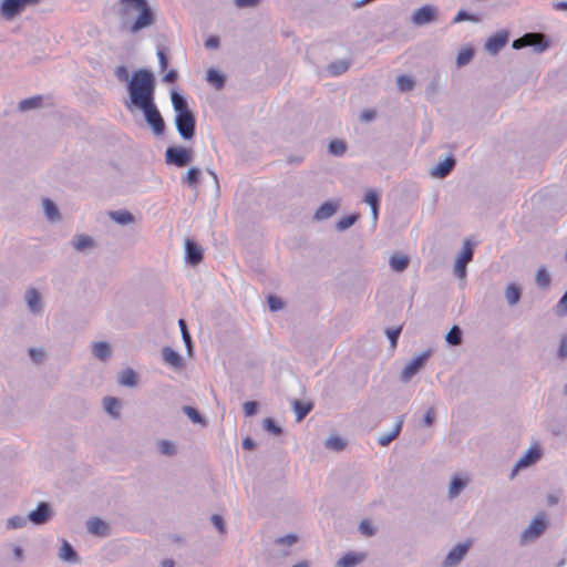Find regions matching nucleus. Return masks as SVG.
Masks as SVG:
<instances>
[{
  "label": "nucleus",
  "instance_id": "f257e3e1",
  "mask_svg": "<svg viewBox=\"0 0 567 567\" xmlns=\"http://www.w3.org/2000/svg\"><path fill=\"white\" fill-rule=\"evenodd\" d=\"M120 14L122 19L128 21L136 16L130 24L131 32H138L154 23L155 17L147 0H120Z\"/></svg>",
  "mask_w": 567,
  "mask_h": 567
},
{
  "label": "nucleus",
  "instance_id": "f03ea898",
  "mask_svg": "<svg viewBox=\"0 0 567 567\" xmlns=\"http://www.w3.org/2000/svg\"><path fill=\"white\" fill-rule=\"evenodd\" d=\"M127 89L135 106L142 107L154 102L155 83L151 72L146 70L135 71Z\"/></svg>",
  "mask_w": 567,
  "mask_h": 567
},
{
  "label": "nucleus",
  "instance_id": "7ed1b4c3",
  "mask_svg": "<svg viewBox=\"0 0 567 567\" xmlns=\"http://www.w3.org/2000/svg\"><path fill=\"white\" fill-rule=\"evenodd\" d=\"M140 109L143 110L146 121L152 126L154 133L157 135L162 134L165 128V123L154 102Z\"/></svg>",
  "mask_w": 567,
  "mask_h": 567
},
{
  "label": "nucleus",
  "instance_id": "20e7f679",
  "mask_svg": "<svg viewBox=\"0 0 567 567\" xmlns=\"http://www.w3.org/2000/svg\"><path fill=\"white\" fill-rule=\"evenodd\" d=\"M176 127L183 138L188 140L195 133V117L192 112L176 114Z\"/></svg>",
  "mask_w": 567,
  "mask_h": 567
},
{
  "label": "nucleus",
  "instance_id": "39448f33",
  "mask_svg": "<svg viewBox=\"0 0 567 567\" xmlns=\"http://www.w3.org/2000/svg\"><path fill=\"white\" fill-rule=\"evenodd\" d=\"M525 47H537V50L539 52L546 50L548 47L547 42L545 41V37L542 33H527L523 35L522 38L515 40L513 42L514 49H522Z\"/></svg>",
  "mask_w": 567,
  "mask_h": 567
},
{
  "label": "nucleus",
  "instance_id": "423d86ee",
  "mask_svg": "<svg viewBox=\"0 0 567 567\" xmlns=\"http://www.w3.org/2000/svg\"><path fill=\"white\" fill-rule=\"evenodd\" d=\"M547 523L544 514L536 516L528 527L524 530L522 538L523 540H532L538 538L546 529Z\"/></svg>",
  "mask_w": 567,
  "mask_h": 567
},
{
  "label": "nucleus",
  "instance_id": "0eeeda50",
  "mask_svg": "<svg viewBox=\"0 0 567 567\" xmlns=\"http://www.w3.org/2000/svg\"><path fill=\"white\" fill-rule=\"evenodd\" d=\"M190 161V151L185 147H168L166 150V162L177 167L187 165Z\"/></svg>",
  "mask_w": 567,
  "mask_h": 567
},
{
  "label": "nucleus",
  "instance_id": "6e6552de",
  "mask_svg": "<svg viewBox=\"0 0 567 567\" xmlns=\"http://www.w3.org/2000/svg\"><path fill=\"white\" fill-rule=\"evenodd\" d=\"M40 0H3L1 12L7 19H12L20 13L27 4H35Z\"/></svg>",
  "mask_w": 567,
  "mask_h": 567
},
{
  "label": "nucleus",
  "instance_id": "1a4fd4ad",
  "mask_svg": "<svg viewBox=\"0 0 567 567\" xmlns=\"http://www.w3.org/2000/svg\"><path fill=\"white\" fill-rule=\"evenodd\" d=\"M473 259V248L470 241H466L463 250L457 258L454 267L455 275L464 279L466 277V266Z\"/></svg>",
  "mask_w": 567,
  "mask_h": 567
},
{
  "label": "nucleus",
  "instance_id": "9d476101",
  "mask_svg": "<svg viewBox=\"0 0 567 567\" xmlns=\"http://www.w3.org/2000/svg\"><path fill=\"white\" fill-rule=\"evenodd\" d=\"M540 457H542V450H540L538 443L532 444V446L528 449V451L516 463L513 475H515V473L518 470L535 464Z\"/></svg>",
  "mask_w": 567,
  "mask_h": 567
},
{
  "label": "nucleus",
  "instance_id": "9b49d317",
  "mask_svg": "<svg viewBox=\"0 0 567 567\" xmlns=\"http://www.w3.org/2000/svg\"><path fill=\"white\" fill-rule=\"evenodd\" d=\"M429 357L430 352L426 351L409 362L402 371V380L405 382L409 381L424 365Z\"/></svg>",
  "mask_w": 567,
  "mask_h": 567
},
{
  "label": "nucleus",
  "instance_id": "f8f14e48",
  "mask_svg": "<svg viewBox=\"0 0 567 567\" xmlns=\"http://www.w3.org/2000/svg\"><path fill=\"white\" fill-rule=\"evenodd\" d=\"M435 18L436 9L432 6H424L413 13L412 21L416 25H423L435 20Z\"/></svg>",
  "mask_w": 567,
  "mask_h": 567
},
{
  "label": "nucleus",
  "instance_id": "ddd939ff",
  "mask_svg": "<svg viewBox=\"0 0 567 567\" xmlns=\"http://www.w3.org/2000/svg\"><path fill=\"white\" fill-rule=\"evenodd\" d=\"M507 41H508L507 34L504 32H499V33H496L493 37H491L487 40L485 47L489 53L496 54L502 48H504L506 45Z\"/></svg>",
  "mask_w": 567,
  "mask_h": 567
},
{
  "label": "nucleus",
  "instance_id": "4468645a",
  "mask_svg": "<svg viewBox=\"0 0 567 567\" xmlns=\"http://www.w3.org/2000/svg\"><path fill=\"white\" fill-rule=\"evenodd\" d=\"M470 544H458L456 545L446 556L444 565L445 566H454L458 564L464 555L466 554Z\"/></svg>",
  "mask_w": 567,
  "mask_h": 567
},
{
  "label": "nucleus",
  "instance_id": "2eb2a0df",
  "mask_svg": "<svg viewBox=\"0 0 567 567\" xmlns=\"http://www.w3.org/2000/svg\"><path fill=\"white\" fill-rule=\"evenodd\" d=\"M50 517V508L47 503H40L38 507L29 514V519L34 524H43Z\"/></svg>",
  "mask_w": 567,
  "mask_h": 567
},
{
  "label": "nucleus",
  "instance_id": "dca6fc26",
  "mask_svg": "<svg viewBox=\"0 0 567 567\" xmlns=\"http://www.w3.org/2000/svg\"><path fill=\"white\" fill-rule=\"evenodd\" d=\"M186 248V259L192 265H197L203 259V251L202 249L192 240H186L185 244Z\"/></svg>",
  "mask_w": 567,
  "mask_h": 567
},
{
  "label": "nucleus",
  "instance_id": "f3484780",
  "mask_svg": "<svg viewBox=\"0 0 567 567\" xmlns=\"http://www.w3.org/2000/svg\"><path fill=\"white\" fill-rule=\"evenodd\" d=\"M365 557V554L363 553H355V551H350V553H347L344 556H342L338 563H337V566L338 567H353L355 565H358L359 563H361Z\"/></svg>",
  "mask_w": 567,
  "mask_h": 567
},
{
  "label": "nucleus",
  "instance_id": "a211bd4d",
  "mask_svg": "<svg viewBox=\"0 0 567 567\" xmlns=\"http://www.w3.org/2000/svg\"><path fill=\"white\" fill-rule=\"evenodd\" d=\"M454 165H455L454 158L449 157L444 162L440 163L439 165H436L433 168L432 175L434 177L444 178L445 176H447L450 174V172L453 169Z\"/></svg>",
  "mask_w": 567,
  "mask_h": 567
},
{
  "label": "nucleus",
  "instance_id": "6ab92c4d",
  "mask_svg": "<svg viewBox=\"0 0 567 567\" xmlns=\"http://www.w3.org/2000/svg\"><path fill=\"white\" fill-rule=\"evenodd\" d=\"M165 363L173 368H181L183 365L182 357L173 349L166 347L162 351Z\"/></svg>",
  "mask_w": 567,
  "mask_h": 567
},
{
  "label": "nucleus",
  "instance_id": "aec40b11",
  "mask_svg": "<svg viewBox=\"0 0 567 567\" xmlns=\"http://www.w3.org/2000/svg\"><path fill=\"white\" fill-rule=\"evenodd\" d=\"M87 528L91 534L105 536L109 534V526L100 518H92L87 522Z\"/></svg>",
  "mask_w": 567,
  "mask_h": 567
},
{
  "label": "nucleus",
  "instance_id": "412c9836",
  "mask_svg": "<svg viewBox=\"0 0 567 567\" xmlns=\"http://www.w3.org/2000/svg\"><path fill=\"white\" fill-rule=\"evenodd\" d=\"M364 200L371 207L373 220H377L379 215V194L374 189H369L365 193Z\"/></svg>",
  "mask_w": 567,
  "mask_h": 567
},
{
  "label": "nucleus",
  "instance_id": "4be33fe9",
  "mask_svg": "<svg viewBox=\"0 0 567 567\" xmlns=\"http://www.w3.org/2000/svg\"><path fill=\"white\" fill-rule=\"evenodd\" d=\"M337 210V204L334 203H324L322 204L316 212L315 217L317 219H327L331 217Z\"/></svg>",
  "mask_w": 567,
  "mask_h": 567
},
{
  "label": "nucleus",
  "instance_id": "5701e85b",
  "mask_svg": "<svg viewBox=\"0 0 567 567\" xmlns=\"http://www.w3.org/2000/svg\"><path fill=\"white\" fill-rule=\"evenodd\" d=\"M409 262V258L404 255H394L390 259V266L396 272L404 271L408 268Z\"/></svg>",
  "mask_w": 567,
  "mask_h": 567
},
{
  "label": "nucleus",
  "instance_id": "b1692460",
  "mask_svg": "<svg viewBox=\"0 0 567 567\" xmlns=\"http://www.w3.org/2000/svg\"><path fill=\"white\" fill-rule=\"evenodd\" d=\"M25 299H27L29 308L32 311H38L40 309L41 298H40L39 292L35 289L28 290Z\"/></svg>",
  "mask_w": 567,
  "mask_h": 567
},
{
  "label": "nucleus",
  "instance_id": "393cba45",
  "mask_svg": "<svg viewBox=\"0 0 567 567\" xmlns=\"http://www.w3.org/2000/svg\"><path fill=\"white\" fill-rule=\"evenodd\" d=\"M172 103L177 114L190 112L185 99L176 92L172 93Z\"/></svg>",
  "mask_w": 567,
  "mask_h": 567
},
{
  "label": "nucleus",
  "instance_id": "a878e982",
  "mask_svg": "<svg viewBox=\"0 0 567 567\" xmlns=\"http://www.w3.org/2000/svg\"><path fill=\"white\" fill-rule=\"evenodd\" d=\"M505 296L509 305H516L520 298V289L515 284H511L505 290Z\"/></svg>",
  "mask_w": 567,
  "mask_h": 567
},
{
  "label": "nucleus",
  "instance_id": "bb28decb",
  "mask_svg": "<svg viewBox=\"0 0 567 567\" xmlns=\"http://www.w3.org/2000/svg\"><path fill=\"white\" fill-rule=\"evenodd\" d=\"M312 405L309 403H301L296 400L293 402V410L296 412L297 421L300 422L311 411Z\"/></svg>",
  "mask_w": 567,
  "mask_h": 567
},
{
  "label": "nucleus",
  "instance_id": "cd10ccee",
  "mask_svg": "<svg viewBox=\"0 0 567 567\" xmlns=\"http://www.w3.org/2000/svg\"><path fill=\"white\" fill-rule=\"evenodd\" d=\"M104 409L113 416H118L120 402L116 398L107 396L103 400Z\"/></svg>",
  "mask_w": 567,
  "mask_h": 567
},
{
  "label": "nucleus",
  "instance_id": "c85d7f7f",
  "mask_svg": "<svg viewBox=\"0 0 567 567\" xmlns=\"http://www.w3.org/2000/svg\"><path fill=\"white\" fill-rule=\"evenodd\" d=\"M110 216L113 220H115L118 224H130L133 223L134 220L133 215L127 210L112 212Z\"/></svg>",
  "mask_w": 567,
  "mask_h": 567
},
{
  "label": "nucleus",
  "instance_id": "c756f323",
  "mask_svg": "<svg viewBox=\"0 0 567 567\" xmlns=\"http://www.w3.org/2000/svg\"><path fill=\"white\" fill-rule=\"evenodd\" d=\"M94 355L101 360H104L110 357L111 350L107 343L97 342L93 347Z\"/></svg>",
  "mask_w": 567,
  "mask_h": 567
},
{
  "label": "nucleus",
  "instance_id": "7c9ffc66",
  "mask_svg": "<svg viewBox=\"0 0 567 567\" xmlns=\"http://www.w3.org/2000/svg\"><path fill=\"white\" fill-rule=\"evenodd\" d=\"M120 383L126 386H133L136 384V374L133 370L128 369L121 373Z\"/></svg>",
  "mask_w": 567,
  "mask_h": 567
},
{
  "label": "nucleus",
  "instance_id": "2f4dec72",
  "mask_svg": "<svg viewBox=\"0 0 567 567\" xmlns=\"http://www.w3.org/2000/svg\"><path fill=\"white\" fill-rule=\"evenodd\" d=\"M446 341L452 346H458L462 342V331L457 326L452 327L447 332Z\"/></svg>",
  "mask_w": 567,
  "mask_h": 567
},
{
  "label": "nucleus",
  "instance_id": "473e14b6",
  "mask_svg": "<svg viewBox=\"0 0 567 567\" xmlns=\"http://www.w3.org/2000/svg\"><path fill=\"white\" fill-rule=\"evenodd\" d=\"M60 557L63 560H70V561L75 560V558H76V554H75L74 549L66 540H64L62 543V546L60 549Z\"/></svg>",
  "mask_w": 567,
  "mask_h": 567
},
{
  "label": "nucleus",
  "instance_id": "72a5a7b5",
  "mask_svg": "<svg viewBox=\"0 0 567 567\" xmlns=\"http://www.w3.org/2000/svg\"><path fill=\"white\" fill-rule=\"evenodd\" d=\"M73 246L76 250H83L93 246V239L90 236L80 235L74 239Z\"/></svg>",
  "mask_w": 567,
  "mask_h": 567
},
{
  "label": "nucleus",
  "instance_id": "f704fd0d",
  "mask_svg": "<svg viewBox=\"0 0 567 567\" xmlns=\"http://www.w3.org/2000/svg\"><path fill=\"white\" fill-rule=\"evenodd\" d=\"M466 482L455 476L452 478L450 484L449 494L451 497H455L460 494V492L464 488Z\"/></svg>",
  "mask_w": 567,
  "mask_h": 567
},
{
  "label": "nucleus",
  "instance_id": "c9c22d12",
  "mask_svg": "<svg viewBox=\"0 0 567 567\" xmlns=\"http://www.w3.org/2000/svg\"><path fill=\"white\" fill-rule=\"evenodd\" d=\"M41 101H42L41 96H33V97L25 99L20 102L19 109L21 111H28L31 109L39 107L41 105Z\"/></svg>",
  "mask_w": 567,
  "mask_h": 567
},
{
  "label": "nucleus",
  "instance_id": "e433bc0d",
  "mask_svg": "<svg viewBox=\"0 0 567 567\" xmlns=\"http://www.w3.org/2000/svg\"><path fill=\"white\" fill-rule=\"evenodd\" d=\"M43 207H44L45 215L48 216V218L50 220H55L59 218V210L53 202L45 198L43 200Z\"/></svg>",
  "mask_w": 567,
  "mask_h": 567
},
{
  "label": "nucleus",
  "instance_id": "4c0bfd02",
  "mask_svg": "<svg viewBox=\"0 0 567 567\" xmlns=\"http://www.w3.org/2000/svg\"><path fill=\"white\" fill-rule=\"evenodd\" d=\"M402 423H403V422H402V420H400V421L395 424L394 430H393L390 434H386V435L381 436V437L379 439V444H380V445H382V446H385V445H388L392 440H394V439L399 435V433H400V431H401V429H402Z\"/></svg>",
  "mask_w": 567,
  "mask_h": 567
},
{
  "label": "nucleus",
  "instance_id": "58836bf2",
  "mask_svg": "<svg viewBox=\"0 0 567 567\" xmlns=\"http://www.w3.org/2000/svg\"><path fill=\"white\" fill-rule=\"evenodd\" d=\"M326 446L333 451H342L346 447V442L339 436H331L327 440Z\"/></svg>",
  "mask_w": 567,
  "mask_h": 567
},
{
  "label": "nucleus",
  "instance_id": "ea45409f",
  "mask_svg": "<svg viewBox=\"0 0 567 567\" xmlns=\"http://www.w3.org/2000/svg\"><path fill=\"white\" fill-rule=\"evenodd\" d=\"M474 55V51L471 48H464L462 49L457 54V64L460 66L465 65L468 63Z\"/></svg>",
  "mask_w": 567,
  "mask_h": 567
},
{
  "label": "nucleus",
  "instance_id": "a19ab883",
  "mask_svg": "<svg viewBox=\"0 0 567 567\" xmlns=\"http://www.w3.org/2000/svg\"><path fill=\"white\" fill-rule=\"evenodd\" d=\"M358 214L348 215L338 221L337 227L339 230H344L352 226L358 220Z\"/></svg>",
  "mask_w": 567,
  "mask_h": 567
},
{
  "label": "nucleus",
  "instance_id": "79ce46f5",
  "mask_svg": "<svg viewBox=\"0 0 567 567\" xmlns=\"http://www.w3.org/2000/svg\"><path fill=\"white\" fill-rule=\"evenodd\" d=\"M396 83H398V87L403 92L410 91L414 87V81L410 76H406V75L398 76Z\"/></svg>",
  "mask_w": 567,
  "mask_h": 567
},
{
  "label": "nucleus",
  "instance_id": "37998d69",
  "mask_svg": "<svg viewBox=\"0 0 567 567\" xmlns=\"http://www.w3.org/2000/svg\"><path fill=\"white\" fill-rule=\"evenodd\" d=\"M207 80L208 82L213 83L217 89H220L224 85V76L215 70L208 71Z\"/></svg>",
  "mask_w": 567,
  "mask_h": 567
},
{
  "label": "nucleus",
  "instance_id": "c03bdc74",
  "mask_svg": "<svg viewBox=\"0 0 567 567\" xmlns=\"http://www.w3.org/2000/svg\"><path fill=\"white\" fill-rule=\"evenodd\" d=\"M346 143L340 140L332 141L329 144V151L333 155H342L346 152Z\"/></svg>",
  "mask_w": 567,
  "mask_h": 567
},
{
  "label": "nucleus",
  "instance_id": "a18cd8bd",
  "mask_svg": "<svg viewBox=\"0 0 567 567\" xmlns=\"http://www.w3.org/2000/svg\"><path fill=\"white\" fill-rule=\"evenodd\" d=\"M178 324H179V328H181L183 340H184L185 344L187 346L188 350L190 351L192 350V338H190V334H189V332L187 330V326H186L185 320L184 319H179Z\"/></svg>",
  "mask_w": 567,
  "mask_h": 567
},
{
  "label": "nucleus",
  "instance_id": "49530a36",
  "mask_svg": "<svg viewBox=\"0 0 567 567\" xmlns=\"http://www.w3.org/2000/svg\"><path fill=\"white\" fill-rule=\"evenodd\" d=\"M536 281L540 287H547L550 282L549 275L545 269H539L536 274Z\"/></svg>",
  "mask_w": 567,
  "mask_h": 567
},
{
  "label": "nucleus",
  "instance_id": "de8ad7c7",
  "mask_svg": "<svg viewBox=\"0 0 567 567\" xmlns=\"http://www.w3.org/2000/svg\"><path fill=\"white\" fill-rule=\"evenodd\" d=\"M198 181H199V171L197 168L188 169L186 177H185V182L188 185L194 186L198 183Z\"/></svg>",
  "mask_w": 567,
  "mask_h": 567
},
{
  "label": "nucleus",
  "instance_id": "09e8293b",
  "mask_svg": "<svg viewBox=\"0 0 567 567\" xmlns=\"http://www.w3.org/2000/svg\"><path fill=\"white\" fill-rule=\"evenodd\" d=\"M184 412L194 423H202L203 419L196 409L192 406H185Z\"/></svg>",
  "mask_w": 567,
  "mask_h": 567
},
{
  "label": "nucleus",
  "instance_id": "8fccbe9b",
  "mask_svg": "<svg viewBox=\"0 0 567 567\" xmlns=\"http://www.w3.org/2000/svg\"><path fill=\"white\" fill-rule=\"evenodd\" d=\"M264 427L275 435L281 433V429L269 417L264 420Z\"/></svg>",
  "mask_w": 567,
  "mask_h": 567
},
{
  "label": "nucleus",
  "instance_id": "3c124183",
  "mask_svg": "<svg viewBox=\"0 0 567 567\" xmlns=\"http://www.w3.org/2000/svg\"><path fill=\"white\" fill-rule=\"evenodd\" d=\"M556 311L559 316L567 315V291L564 293V296L559 299Z\"/></svg>",
  "mask_w": 567,
  "mask_h": 567
},
{
  "label": "nucleus",
  "instance_id": "603ef678",
  "mask_svg": "<svg viewBox=\"0 0 567 567\" xmlns=\"http://www.w3.org/2000/svg\"><path fill=\"white\" fill-rule=\"evenodd\" d=\"M268 306H269L270 310L277 311V310H280L284 307V303H282L280 298L275 297V296H270L268 298Z\"/></svg>",
  "mask_w": 567,
  "mask_h": 567
},
{
  "label": "nucleus",
  "instance_id": "864d4df0",
  "mask_svg": "<svg viewBox=\"0 0 567 567\" xmlns=\"http://www.w3.org/2000/svg\"><path fill=\"white\" fill-rule=\"evenodd\" d=\"M159 451L162 454L171 455L174 453L175 449H174L173 443H171L168 441H162V442H159Z\"/></svg>",
  "mask_w": 567,
  "mask_h": 567
},
{
  "label": "nucleus",
  "instance_id": "5fc2aeb1",
  "mask_svg": "<svg viewBox=\"0 0 567 567\" xmlns=\"http://www.w3.org/2000/svg\"><path fill=\"white\" fill-rule=\"evenodd\" d=\"M386 333L391 341L392 347L395 348L396 343H398L399 336L401 333V327L392 329V330H388Z\"/></svg>",
  "mask_w": 567,
  "mask_h": 567
},
{
  "label": "nucleus",
  "instance_id": "6e6d98bb",
  "mask_svg": "<svg viewBox=\"0 0 567 567\" xmlns=\"http://www.w3.org/2000/svg\"><path fill=\"white\" fill-rule=\"evenodd\" d=\"M347 69H348V64L346 62H340L338 64H331L329 66V70L331 72V74H333V75H338V74L344 72Z\"/></svg>",
  "mask_w": 567,
  "mask_h": 567
},
{
  "label": "nucleus",
  "instance_id": "4d7b16f0",
  "mask_svg": "<svg viewBox=\"0 0 567 567\" xmlns=\"http://www.w3.org/2000/svg\"><path fill=\"white\" fill-rule=\"evenodd\" d=\"M25 524V519L23 517L17 516L12 517L8 520L9 528H19Z\"/></svg>",
  "mask_w": 567,
  "mask_h": 567
},
{
  "label": "nucleus",
  "instance_id": "13d9d810",
  "mask_svg": "<svg viewBox=\"0 0 567 567\" xmlns=\"http://www.w3.org/2000/svg\"><path fill=\"white\" fill-rule=\"evenodd\" d=\"M257 411V403L254 401H248L244 404V412L247 416H251Z\"/></svg>",
  "mask_w": 567,
  "mask_h": 567
},
{
  "label": "nucleus",
  "instance_id": "bf43d9fd",
  "mask_svg": "<svg viewBox=\"0 0 567 567\" xmlns=\"http://www.w3.org/2000/svg\"><path fill=\"white\" fill-rule=\"evenodd\" d=\"M260 0H235V4L238 8H252L256 7Z\"/></svg>",
  "mask_w": 567,
  "mask_h": 567
},
{
  "label": "nucleus",
  "instance_id": "052dcab7",
  "mask_svg": "<svg viewBox=\"0 0 567 567\" xmlns=\"http://www.w3.org/2000/svg\"><path fill=\"white\" fill-rule=\"evenodd\" d=\"M212 522L216 526V528L219 530V533H221V534L225 533L224 520L219 515H214L212 517Z\"/></svg>",
  "mask_w": 567,
  "mask_h": 567
},
{
  "label": "nucleus",
  "instance_id": "680f3d73",
  "mask_svg": "<svg viewBox=\"0 0 567 567\" xmlns=\"http://www.w3.org/2000/svg\"><path fill=\"white\" fill-rule=\"evenodd\" d=\"M298 540L297 536L296 535H287L285 537H280L277 543L278 544H282V545H292L295 544L296 542Z\"/></svg>",
  "mask_w": 567,
  "mask_h": 567
},
{
  "label": "nucleus",
  "instance_id": "e2e57ef3",
  "mask_svg": "<svg viewBox=\"0 0 567 567\" xmlns=\"http://www.w3.org/2000/svg\"><path fill=\"white\" fill-rule=\"evenodd\" d=\"M360 530L362 532V534H364L367 536L373 535V532H374L371 524L368 520H363L360 524Z\"/></svg>",
  "mask_w": 567,
  "mask_h": 567
},
{
  "label": "nucleus",
  "instance_id": "0e129e2a",
  "mask_svg": "<svg viewBox=\"0 0 567 567\" xmlns=\"http://www.w3.org/2000/svg\"><path fill=\"white\" fill-rule=\"evenodd\" d=\"M465 20H475L473 17H471L470 14H467L465 11H460L453 22L454 23H457V22H462V21H465Z\"/></svg>",
  "mask_w": 567,
  "mask_h": 567
},
{
  "label": "nucleus",
  "instance_id": "69168bd1",
  "mask_svg": "<svg viewBox=\"0 0 567 567\" xmlns=\"http://www.w3.org/2000/svg\"><path fill=\"white\" fill-rule=\"evenodd\" d=\"M558 352L560 358L564 359L567 357V337L561 339Z\"/></svg>",
  "mask_w": 567,
  "mask_h": 567
},
{
  "label": "nucleus",
  "instance_id": "338daca9",
  "mask_svg": "<svg viewBox=\"0 0 567 567\" xmlns=\"http://www.w3.org/2000/svg\"><path fill=\"white\" fill-rule=\"evenodd\" d=\"M435 412L433 409H429L424 415L425 425H431L434 421Z\"/></svg>",
  "mask_w": 567,
  "mask_h": 567
},
{
  "label": "nucleus",
  "instance_id": "774afa93",
  "mask_svg": "<svg viewBox=\"0 0 567 567\" xmlns=\"http://www.w3.org/2000/svg\"><path fill=\"white\" fill-rule=\"evenodd\" d=\"M29 353H30L31 358L35 362H39L42 359V357H43V351L42 350L30 349Z\"/></svg>",
  "mask_w": 567,
  "mask_h": 567
}]
</instances>
